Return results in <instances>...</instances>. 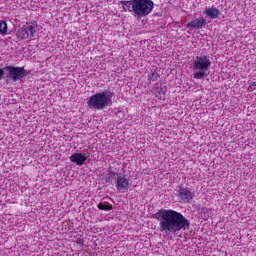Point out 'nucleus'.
<instances>
[{
  "label": "nucleus",
  "instance_id": "nucleus-1",
  "mask_svg": "<svg viewBox=\"0 0 256 256\" xmlns=\"http://www.w3.org/2000/svg\"><path fill=\"white\" fill-rule=\"evenodd\" d=\"M154 219L159 221V231L165 235L187 231L191 225L181 212L171 209L159 210L154 214Z\"/></svg>",
  "mask_w": 256,
  "mask_h": 256
},
{
  "label": "nucleus",
  "instance_id": "nucleus-2",
  "mask_svg": "<svg viewBox=\"0 0 256 256\" xmlns=\"http://www.w3.org/2000/svg\"><path fill=\"white\" fill-rule=\"evenodd\" d=\"M122 9L125 13H131L137 19L149 17L155 9L153 0H125L122 1Z\"/></svg>",
  "mask_w": 256,
  "mask_h": 256
},
{
  "label": "nucleus",
  "instance_id": "nucleus-3",
  "mask_svg": "<svg viewBox=\"0 0 256 256\" xmlns=\"http://www.w3.org/2000/svg\"><path fill=\"white\" fill-rule=\"evenodd\" d=\"M112 99L113 92H108V94L106 92H99L89 97L87 105L89 109L101 111L113 103Z\"/></svg>",
  "mask_w": 256,
  "mask_h": 256
},
{
  "label": "nucleus",
  "instance_id": "nucleus-4",
  "mask_svg": "<svg viewBox=\"0 0 256 256\" xmlns=\"http://www.w3.org/2000/svg\"><path fill=\"white\" fill-rule=\"evenodd\" d=\"M192 67L194 69V79H205L207 77V71L211 69V59L207 55L196 56Z\"/></svg>",
  "mask_w": 256,
  "mask_h": 256
},
{
  "label": "nucleus",
  "instance_id": "nucleus-5",
  "mask_svg": "<svg viewBox=\"0 0 256 256\" xmlns=\"http://www.w3.org/2000/svg\"><path fill=\"white\" fill-rule=\"evenodd\" d=\"M37 31H39L37 21L26 22V24L18 29L16 37L20 39V41H25V39H29V37H35Z\"/></svg>",
  "mask_w": 256,
  "mask_h": 256
},
{
  "label": "nucleus",
  "instance_id": "nucleus-6",
  "mask_svg": "<svg viewBox=\"0 0 256 256\" xmlns=\"http://www.w3.org/2000/svg\"><path fill=\"white\" fill-rule=\"evenodd\" d=\"M4 71L8 77V79H12V81L17 82L19 79H24L27 77V72L25 71L24 66H13L7 65L4 67Z\"/></svg>",
  "mask_w": 256,
  "mask_h": 256
},
{
  "label": "nucleus",
  "instance_id": "nucleus-7",
  "mask_svg": "<svg viewBox=\"0 0 256 256\" xmlns=\"http://www.w3.org/2000/svg\"><path fill=\"white\" fill-rule=\"evenodd\" d=\"M115 187L120 193H127V191H129V178L125 176H118Z\"/></svg>",
  "mask_w": 256,
  "mask_h": 256
},
{
  "label": "nucleus",
  "instance_id": "nucleus-8",
  "mask_svg": "<svg viewBox=\"0 0 256 256\" xmlns=\"http://www.w3.org/2000/svg\"><path fill=\"white\" fill-rule=\"evenodd\" d=\"M155 97L160 101H165L167 97V86H163V83L157 82L154 87Z\"/></svg>",
  "mask_w": 256,
  "mask_h": 256
},
{
  "label": "nucleus",
  "instance_id": "nucleus-9",
  "mask_svg": "<svg viewBox=\"0 0 256 256\" xmlns=\"http://www.w3.org/2000/svg\"><path fill=\"white\" fill-rule=\"evenodd\" d=\"M178 197L184 201V203H191V201L193 200V192H191V190H189V188H185V187H179L178 190Z\"/></svg>",
  "mask_w": 256,
  "mask_h": 256
},
{
  "label": "nucleus",
  "instance_id": "nucleus-10",
  "mask_svg": "<svg viewBox=\"0 0 256 256\" xmlns=\"http://www.w3.org/2000/svg\"><path fill=\"white\" fill-rule=\"evenodd\" d=\"M205 25H207V20L202 18L192 20L191 22H188L186 26L190 29V31H193L194 29H203Z\"/></svg>",
  "mask_w": 256,
  "mask_h": 256
},
{
  "label": "nucleus",
  "instance_id": "nucleus-11",
  "mask_svg": "<svg viewBox=\"0 0 256 256\" xmlns=\"http://www.w3.org/2000/svg\"><path fill=\"white\" fill-rule=\"evenodd\" d=\"M204 15L209 19H218L221 15V12L217 7H206L204 11Z\"/></svg>",
  "mask_w": 256,
  "mask_h": 256
},
{
  "label": "nucleus",
  "instance_id": "nucleus-12",
  "mask_svg": "<svg viewBox=\"0 0 256 256\" xmlns=\"http://www.w3.org/2000/svg\"><path fill=\"white\" fill-rule=\"evenodd\" d=\"M71 163H76V165H83L87 161V156L82 153H74L70 156Z\"/></svg>",
  "mask_w": 256,
  "mask_h": 256
},
{
  "label": "nucleus",
  "instance_id": "nucleus-13",
  "mask_svg": "<svg viewBox=\"0 0 256 256\" xmlns=\"http://www.w3.org/2000/svg\"><path fill=\"white\" fill-rule=\"evenodd\" d=\"M97 208L100 209V211H111L113 209V205L100 202L97 205Z\"/></svg>",
  "mask_w": 256,
  "mask_h": 256
},
{
  "label": "nucleus",
  "instance_id": "nucleus-14",
  "mask_svg": "<svg viewBox=\"0 0 256 256\" xmlns=\"http://www.w3.org/2000/svg\"><path fill=\"white\" fill-rule=\"evenodd\" d=\"M7 22L5 20L0 21V35H7Z\"/></svg>",
  "mask_w": 256,
  "mask_h": 256
},
{
  "label": "nucleus",
  "instance_id": "nucleus-15",
  "mask_svg": "<svg viewBox=\"0 0 256 256\" xmlns=\"http://www.w3.org/2000/svg\"><path fill=\"white\" fill-rule=\"evenodd\" d=\"M159 77H161V74L158 73L157 71H154V72H152V73L149 75V80H150V81H158V80H159Z\"/></svg>",
  "mask_w": 256,
  "mask_h": 256
},
{
  "label": "nucleus",
  "instance_id": "nucleus-16",
  "mask_svg": "<svg viewBox=\"0 0 256 256\" xmlns=\"http://www.w3.org/2000/svg\"><path fill=\"white\" fill-rule=\"evenodd\" d=\"M253 87H256V82H251L248 87V91H255Z\"/></svg>",
  "mask_w": 256,
  "mask_h": 256
},
{
  "label": "nucleus",
  "instance_id": "nucleus-17",
  "mask_svg": "<svg viewBox=\"0 0 256 256\" xmlns=\"http://www.w3.org/2000/svg\"><path fill=\"white\" fill-rule=\"evenodd\" d=\"M116 175H117V172L111 171V172L108 173V179H112V178L115 177Z\"/></svg>",
  "mask_w": 256,
  "mask_h": 256
},
{
  "label": "nucleus",
  "instance_id": "nucleus-18",
  "mask_svg": "<svg viewBox=\"0 0 256 256\" xmlns=\"http://www.w3.org/2000/svg\"><path fill=\"white\" fill-rule=\"evenodd\" d=\"M3 75H5V69L0 68V79L3 77Z\"/></svg>",
  "mask_w": 256,
  "mask_h": 256
},
{
  "label": "nucleus",
  "instance_id": "nucleus-19",
  "mask_svg": "<svg viewBox=\"0 0 256 256\" xmlns=\"http://www.w3.org/2000/svg\"><path fill=\"white\" fill-rule=\"evenodd\" d=\"M77 245H83V240H78Z\"/></svg>",
  "mask_w": 256,
  "mask_h": 256
}]
</instances>
